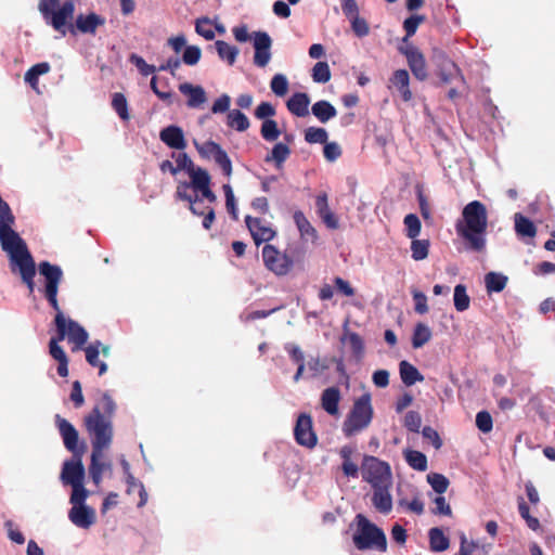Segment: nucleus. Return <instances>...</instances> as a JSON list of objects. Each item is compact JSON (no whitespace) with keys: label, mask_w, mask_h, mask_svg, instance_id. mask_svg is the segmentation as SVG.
<instances>
[{"label":"nucleus","mask_w":555,"mask_h":555,"mask_svg":"<svg viewBox=\"0 0 555 555\" xmlns=\"http://www.w3.org/2000/svg\"><path fill=\"white\" fill-rule=\"evenodd\" d=\"M15 217L0 196V245L9 257L11 272L18 274L29 293L35 289L36 263L25 241L13 230Z\"/></svg>","instance_id":"f257e3e1"},{"label":"nucleus","mask_w":555,"mask_h":555,"mask_svg":"<svg viewBox=\"0 0 555 555\" xmlns=\"http://www.w3.org/2000/svg\"><path fill=\"white\" fill-rule=\"evenodd\" d=\"M488 210L480 201L469 202L462 210V217L455 222L457 236L463 241L465 250L483 253L487 247Z\"/></svg>","instance_id":"f03ea898"},{"label":"nucleus","mask_w":555,"mask_h":555,"mask_svg":"<svg viewBox=\"0 0 555 555\" xmlns=\"http://www.w3.org/2000/svg\"><path fill=\"white\" fill-rule=\"evenodd\" d=\"M116 403L108 392H102L100 401L85 416L83 423L91 440L92 451L103 452L109 448L114 429L113 416Z\"/></svg>","instance_id":"7ed1b4c3"},{"label":"nucleus","mask_w":555,"mask_h":555,"mask_svg":"<svg viewBox=\"0 0 555 555\" xmlns=\"http://www.w3.org/2000/svg\"><path fill=\"white\" fill-rule=\"evenodd\" d=\"M356 519L357 530L352 538L356 547L360 551L386 552L387 539L384 531L362 514H358Z\"/></svg>","instance_id":"20e7f679"},{"label":"nucleus","mask_w":555,"mask_h":555,"mask_svg":"<svg viewBox=\"0 0 555 555\" xmlns=\"http://www.w3.org/2000/svg\"><path fill=\"white\" fill-rule=\"evenodd\" d=\"M373 406L371 404V396L369 393L362 395L358 398L349 414L343 424V431L347 437L365 429L373 418Z\"/></svg>","instance_id":"39448f33"},{"label":"nucleus","mask_w":555,"mask_h":555,"mask_svg":"<svg viewBox=\"0 0 555 555\" xmlns=\"http://www.w3.org/2000/svg\"><path fill=\"white\" fill-rule=\"evenodd\" d=\"M361 475L372 488L392 483L390 465L373 455H364L361 464Z\"/></svg>","instance_id":"423d86ee"},{"label":"nucleus","mask_w":555,"mask_h":555,"mask_svg":"<svg viewBox=\"0 0 555 555\" xmlns=\"http://www.w3.org/2000/svg\"><path fill=\"white\" fill-rule=\"evenodd\" d=\"M38 269L39 273L44 278L46 299L56 312L55 314L63 313L57 301L59 286L63 280L62 269L56 264L50 263L49 261H41L38 266Z\"/></svg>","instance_id":"0eeeda50"},{"label":"nucleus","mask_w":555,"mask_h":555,"mask_svg":"<svg viewBox=\"0 0 555 555\" xmlns=\"http://www.w3.org/2000/svg\"><path fill=\"white\" fill-rule=\"evenodd\" d=\"M54 324L59 339L68 337V340L75 345L73 351L81 349L87 344L89 338L87 331L78 322L65 318L64 313L55 314Z\"/></svg>","instance_id":"6e6552de"},{"label":"nucleus","mask_w":555,"mask_h":555,"mask_svg":"<svg viewBox=\"0 0 555 555\" xmlns=\"http://www.w3.org/2000/svg\"><path fill=\"white\" fill-rule=\"evenodd\" d=\"M38 9L47 24L51 25L63 36L66 35L65 26L73 18L75 12L73 0H66L57 10L48 8L46 2H39Z\"/></svg>","instance_id":"1a4fd4ad"},{"label":"nucleus","mask_w":555,"mask_h":555,"mask_svg":"<svg viewBox=\"0 0 555 555\" xmlns=\"http://www.w3.org/2000/svg\"><path fill=\"white\" fill-rule=\"evenodd\" d=\"M261 256L264 267L278 276H285L293 270V258L280 251L274 245L266 244Z\"/></svg>","instance_id":"9d476101"},{"label":"nucleus","mask_w":555,"mask_h":555,"mask_svg":"<svg viewBox=\"0 0 555 555\" xmlns=\"http://www.w3.org/2000/svg\"><path fill=\"white\" fill-rule=\"evenodd\" d=\"M399 52L405 56L413 76L420 81L426 80L428 77V70L425 56L421 50L414 44L409 43L400 46Z\"/></svg>","instance_id":"9b49d317"},{"label":"nucleus","mask_w":555,"mask_h":555,"mask_svg":"<svg viewBox=\"0 0 555 555\" xmlns=\"http://www.w3.org/2000/svg\"><path fill=\"white\" fill-rule=\"evenodd\" d=\"M294 437L296 442L302 447L309 449L315 447L318 438L313 430L312 417L309 414H299L294 428Z\"/></svg>","instance_id":"f8f14e48"},{"label":"nucleus","mask_w":555,"mask_h":555,"mask_svg":"<svg viewBox=\"0 0 555 555\" xmlns=\"http://www.w3.org/2000/svg\"><path fill=\"white\" fill-rule=\"evenodd\" d=\"M55 424L63 439L65 448L74 455H82L85 447L83 444L81 448L78 447L79 434L74 425L59 414L55 415Z\"/></svg>","instance_id":"ddd939ff"},{"label":"nucleus","mask_w":555,"mask_h":555,"mask_svg":"<svg viewBox=\"0 0 555 555\" xmlns=\"http://www.w3.org/2000/svg\"><path fill=\"white\" fill-rule=\"evenodd\" d=\"M245 223L248 231L250 232L254 243L257 246H259L261 243H268L272 241L276 235L275 230H273L270 224L260 218L246 216Z\"/></svg>","instance_id":"4468645a"},{"label":"nucleus","mask_w":555,"mask_h":555,"mask_svg":"<svg viewBox=\"0 0 555 555\" xmlns=\"http://www.w3.org/2000/svg\"><path fill=\"white\" fill-rule=\"evenodd\" d=\"M82 455H74L70 461H65L61 472V480L64 485H79L85 480V467L81 461Z\"/></svg>","instance_id":"2eb2a0df"},{"label":"nucleus","mask_w":555,"mask_h":555,"mask_svg":"<svg viewBox=\"0 0 555 555\" xmlns=\"http://www.w3.org/2000/svg\"><path fill=\"white\" fill-rule=\"evenodd\" d=\"M254 63L258 67H264L268 65L271 59V46L272 40L266 31H255L254 35Z\"/></svg>","instance_id":"dca6fc26"},{"label":"nucleus","mask_w":555,"mask_h":555,"mask_svg":"<svg viewBox=\"0 0 555 555\" xmlns=\"http://www.w3.org/2000/svg\"><path fill=\"white\" fill-rule=\"evenodd\" d=\"M199 152L206 155H211L227 177L232 175L231 159L220 144L214 141H207L204 143Z\"/></svg>","instance_id":"f3484780"},{"label":"nucleus","mask_w":555,"mask_h":555,"mask_svg":"<svg viewBox=\"0 0 555 555\" xmlns=\"http://www.w3.org/2000/svg\"><path fill=\"white\" fill-rule=\"evenodd\" d=\"M159 139L170 149L184 150L186 147L183 130L179 126L171 125L162 129Z\"/></svg>","instance_id":"a211bd4d"},{"label":"nucleus","mask_w":555,"mask_h":555,"mask_svg":"<svg viewBox=\"0 0 555 555\" xmlns=\"http://www.w3.org/2000/svg\"><path fill=\"white\" fill-rule=\"evenodd\" d=\"M317 214L322 219L324 224L332 230H336L339 227L338 218L331 210L328 206V197L326 193H321L315 198Z\"/></svg>","instance_id":"6ab92c4d"},{"label":"nucleus","mask_w":555,"mask_h":555,"mask_svg":"<svg viewBox=\"0 0 555 555\" xmlns=\"http://www.w3.org/2000/svg\"><path fill=\"white\" fill-rule=\"evenodd\" d=\"M179 91L189 98L186 105L191 108H198L207 101L206 92L202 86L183 82L179 85Z\"/></svg>","instance_id":"aec40b11"},{"label":"nucleus","mask_w":555,"mask_h":555,"mask_svg":"<svg viewBox=\"0 0 555 555\" xmlns=\"http://www.w3.org/2000/svg\"><path fill=\"white\" fill-rule=\"evenodd\" d=\"M68 517L79 528H89L95 520L94 511L87 505H75L70 508Z\"/></svg>","instance_id":"412c9836"},{"label":"nucleus","mask_w":555,"mask_h":555,"mask_svg":"<svg viewBox=\"0 0 555 555\" xmlns=\"http://www.w3.org/2000/svg\"><path fill=\"white\" fill-rule=\"evenodd\" d=\"M391 485H385L377 488H373L372 503L374 507L383 514H388L392 508V499L389 492Z\"/></svg>","instance_id":"4be33fe9"},{"label":"nucleus","mask_w":555,"mask_h":555,"mask_svg":"<svg viewBox=\"0 0 555 555\" xmlns=\"http://www.w3.org/2000/svg\"><path fill=\"white\" fill-rule=\"evenodd\" d=\"M104 24L105 18L93 12L88 15L79 14L76 17V28L82 34L94 35L96 28Z\"/></svg>","instance_id":"5701e85b"},{"label":"nucleus","mask_w":555,"mask_h":555,"mask_svg":"<svg viewBox=\"0 0 555 555\" xmlns=\"http://www.w3.org/2000/svg\"><path fill=\"white\" fill-rule=\"evenodd\" d=\"M310 98L305 92L294 93L286 102L287 109L297 117H305L309 114Z\"/></svg>","instance_id":"b1692460"},{"label":"nucleus","mask_w":555,"mask_h":555,"mask_svg":"<svg viewBox=\"0 0 555 555\" xmlns=\"http://www.w3.org/2000/svg\"><path fill=\"white\" fill-rule=\"evenodd\" d=\"M390 82L397 88L404 102L412 100V92L410 90V76L406 69L395 70L390 78Z\"/></svg>","instance_id":"393cba45"},{"label":"nucleus","mask_w":555,"mask_h":555,"mask_svg":"<svg viewBox=\"0 0 555 555\" xmlns=\"http://www.w3.org/2000/svg\"><path fill=\"white\" fill-rule=\"evenodd\" d=\"M339 401L340 391L337 387H328L323 390L321 405L330 415H336L338 413Z\"/></svg>","instance_id":"a878e982"},{"label":"nucleus","mask_w":555,"mask_h":555,"mask_svg":"<svg viewBox=\"0 0 555 555\" xmlns=\"http://www.w3.org/2000/svg\"><path fill=\"white\" fill-rule=\"evenodd\" d=\"M438 76L442 83H451L454 81H457L461 85L465 83V79L461 73V69L454 62L451 61H448L446 64L441 66Z\"/></svg>","instance_id":"bb28decb"},{"label":"nucleus","mask_w":555,"mask_h":555,"mask_svg":"<svg viewBox=\"0 0 555 555\" xmlns=\"http://www.w3.org/2000/svg\"><path fill=\"white\" fill-rule=\"evenodd\" d=\"M399 373L402 383L408 387L414 385L417 382L424 380V376L420 373V371L405 360L400 362Z\"/></svg>","instance_id":"cd10ccee"},{"label":"nucleus","mask_w":555,"mask_h":555,"mask_svg":"<svg viewBox=\"0 0 555 555\" xmlns=\"http://www.w3.org/2000/svg\"><path fill=\"white\" fill-rule=\"evenodd\" d=\"M100 346H102V343L95 340L85 348V352L87 362L93 367H99V375H103L107 371V365L99 360Z\"/></svg>","instance_id":"c85d7f7f"},{"label":"nucleus","mask_w":555,"mask_h":555,"mask_svg":"<svg viewBox=\"0 0 555 555\" xmlns=\"http://www.w3.org/2000/svg\"><path fill=\"white\" fill-rule=\"evenodd\" d=\"M294 221L300 232L301 237L310 238L312 242L317 241L318 232L310 221L306 218L305 214L300 210L294 212Z\"/></svg>","instance_id":"c756f323"},{"label":"nucleus","mask_w":555,"mask_h":555,"mask_svg":"<svg viewBox=\"0 0 555 555\" xmlns=\"http://www.w3.org/2000/svg\"><path fill=\"white\" fill-rule=\"evenodd\" d=\"M311 112L323 124L334 118L337 114L334 105L326 100L315 102L311 107Z\"/></svg>","instance_id":"7c9ffc66"},{"label":"nucleus","mask_w":555,"mask_h":555,"mask_svg":"<svg viewBox=\"0 0 555 555\" xmlns=\"http://www.w3.org/2000/svg\"><path fill=\"white\" fill-rule=\"evenodd\" d=\"M428 538L430 550L434 552H443L450 546L449 538L438 527L431 528L429 530Z\"/></svg>","instance_id":"2f4dec72"},{"label":"nucleus","mask_w":555,"mask_h":555,"mask_svg":"<svg viewBox=\"0 0 555 555\" xmlns=\"http://www.w3.org/2000/svg\"><path fill=\"white\" fill-rule=\"evenodd\" d=\"M507 276L499 272H489L485 276V284L488 294L502 292L507 284Z\"/></svg>","instance_id":"473e14b6"},{"label":"nucleus","mask_w":555,"mask_h":555,"mask_svg":"<svg viewBox=\"0 0 555 555\" xmlns=\"http://www.w3.org/2000/svg\"><path fill=\"white\" fill-rule=\"evenodd\" d=\"M515 231L519 236L534 237L537 227L528 217L517 212L515 215Z\"/></svg>","instance_id":"72a5a7b5"},{"label":"nucleus","mask_w":555,"mask_h":555,"mask_svg":"<svg viewBox=\"0 0 555 555\" xmlns=\"http://www.w3.org/2000/svg\"><path fill=\"white\" fill-rule=\"evenodd\" d=\"M227 125L236 131L243 132L249 128L250 122L247 116L240 109H232L227 115Z\"/></svg>","instance_id":"f704fd0d"},{"label":"nucleus","mask_w":555,"mask_h":555,"mask_svg":"<svg viewBox=\"0 0 555 555\" xmlns=\"http://www.w3.org/2000/svg\"><path fill=\"white\" fill-rule=\"evenodd\" d=\"M215 46L218 56L221 60L227 61L229 65H233L235 63L240 53V50L236 47L231 46L223 40H217Z\"/></svg>","instance_id":"c9c22d12"},{"label":"nucleus","mask_w":555,"mask_h":555,"mask_svg":"<svg viewBox=\"0 0 555 555\" xmlns=\"http://www.w3.org/2000/svg\"><path fill=\"white\" fill-rule=\"evenodd\" d=\"M404 459L409 466L415 470L425 472L427 469V457L420 451L406 450L404 452Z\"/></svg>","instance_id":"e433bc0d"},{"label":"nucleus","mask_w":555,"mask_h":555,"mask_svg":"<svg viewBox=\"0 0 555 555\" xmlns=\"http://www.w3.org/2000/svg\"><path fill=\"white\" fill-rule=\"evenodd\" d=\"M289 155L291 149L286 144L279 142L273 146L271 155L266 157V162L273 160L275 163V167L280 169Z\"/></svg>","instance_id":"4c0bfd02"},{"label":"nucleus","mask_w":555,"mask_h":555,"mask_svg":"<svg viewBox=\"0 0 555 555\" xmlns=\"http://www.w3.org/2000/svg\"><path fill=\"white\" fill-rule=\"evenodd\" d=\"M431 338L430 328L424 323H417L412 335V346L417 349L427 344Z\"/></svg>","instance_id":"58836bf2"},{"label":"nucleus","mask_w":555,"mask_h":555,"mask_svg":"<svg viewBox=\"0 0 555 555\" xmlns=\"http://www.w3.org/2000/svg\"><path fill=\"white\" fill-rule=\"evenodd\" d=\"M188 175L191 178L190 185L196 191L199 189H206V186L210 185V176L201 167H195Z\"/></svg>","instance_id":"ea45409f"},{"label":"nucleus","mask_w":555,"mask_h":555,"mask_svg":"<svg viewBox=\"0 0 555 555\" xmlns=\"http://www.w3.org/2000/svg\"><path fill=\"white\" fill-rule=\"evenodd\" d=\"M103 452H95L92 451L91 453V464L89 466V474L92 478V481L95 486H99L102 481V475L104 470V463L100 462V457L102 456Z\"/></svg>","instance_id":"a19ab883"},{"label":"nucleus","mask_w":555,"mask_h":555,"mask_svg":"<svg viewBox=\"0 0 555 555\" xmlns=\"http://www.w3.org/2000/svg\"><path fill=\"white\" fill-rule=\"evenodd\" d=\"M454 307L456 311L463 312L466 311L469 308L470 305V298L467 295L466 286L463 284H457L454 287Z\"/></svg>","instance_id":"79ce46f5"},{"label":"nucleus","mask_w":555,"mask_h":555,"mask_svg":"<svg viewBox=\"0 0 555 555\" xmlns=\"http://www.w3.org/2000/svg\"><path fill=\"white\" fill-rule=\"evenodd\" d=\"M403 224L406 237L414 240L420 235L422 223L415 214L406 215L403 219Z\"/></svg>","instance_id":"37998d69"},{"label":"nucleus","mask_w":555,"mask_h":555,"mask_svg":"<svg viewBox=\"0 0 555 555\" xmlns=\"http://www.w3.org/2000/svg\"><path fill=\"white\" fill-rule=\"evenodd\" d=\"M343 340L348 343L353 356L357 359H361L363 357L364 341L358 333L349 332V333L345 334Z\"/></svg>","instance_id":"c03bdc74"},{"label":"nucleus","mask_w":555,"mask_h":555,"mask_svg":"<svg viewBox=\"0 0 555 555\" xmlns=\"http://www.w3.org/2000/svg\"><path fill=\"white\" fill-rule=\"evenodd\" d=\"M425 21L424 15H411L403 22V29L405 31V36L402 39L404 44H409V38L414 36L418 26Z\"/></svg>","instance_id":"a18cd8bd"},{"label":"nucleus","mask_w":555,"mask_h":555,"mask_svg":"<svg viewBox=\"0 0 555 555\" xmlns=\"http://www.w3.org/2000/svg\"><path fill=\"white\" fill-rule=\"evenodd\" d=\"M430 243L428 240L414 238L411 242L412 258L415 261L424 260L429 254Z\"/></svg>","instance_id":"49530a36"},{"label":"nucleus","mask_w":555,"mask_h":555,"mask_svg":"<svg viewBox=\"0 0 555 555\" xmlns=\"http://www.w3.org/2000/svg\"><path fill=\"white\" fill-rule=\"evenodd\" d=\"M518 512L522 519H525L527 526L533 530L537 531L540 529L541 525L537 517H533L530 515V508L528 504L525 502L524 499L518 500Z\"/></svg>","instance_id":"de8ad7c7"},{"label":"nucleus","mask_w":555,"mask_h":555,"mask_svg":"<svg viewBox=\"0 0 555 555\" xmlns=\"http://www.w3.org/2000/svg\"><path fill=\"white\" fill-rule=\"evenodd\" d=\"M312 79L318 83H326L331 79V69L326 62H318L312 68Z\"/></svg>","instance_id":"09e8293b"},{"label":"nucleus","mask_w":555,"mask_h":555,"mask_svg":"<svg viewBox=\"0 0 555 555\" xmlns=\"http://www.w3.org/2000/svg\"><path fill=\"white\" fill-rule=\"evenodd\" d=\"M328 139L327 131L324 128L309 127L305 131V140L310 144L326 143Z\"/></svg>","instance_id":"8fccbe9b"},{"label":"nucleus","mask_w":555,"mask_h":555,"mask_svg":"<svg viewBox=\"0 0 555 555\" xmlns=\"http://www.w3.org/2000/svg\"><path fill=\"white\" fill-rule=\"evenodd\" d=\"M112 106L122 120H128L130 118L128 102L122 93L117 92L113 95Z\"/></svg>","instance_id":"3c124183"},{"label":"nucleus","mask_w":555,"mask_h":555,"mask_svg":"<svg viewBox=\"0 0 555 555\" xmlns=\"http://www.w3.org/2000/svg\"><path fill=\"white\" fill-rule=\"evenodd\" d=\"M427 481L431 488L439 494L444 493L449 487V479L439 473H430L427 475Z\"/></svg>","instance_id":"603ef678"},{"label":"nucleus","mask_w":555,"mask_h":555,"mask_svg":"<svg viewBox=\"0 0 555 555\" xmlns=\"http://www.w3.org/2000/svg\"><path fill=\"white\" fill-rule=\"evenodd\" d=\"M260 133L266 141L272 142L280 137L281 131L275 120L266 119L261 125Z\"/></svg>","instance_id":"864d4df0"},{"label":"nucleus","mask_w":555,"mask_h":555,"mask_svg":"<svg viewBox=\"0 0 555 555\" xmlns=\"http://www.w3.org/2000/svg\"><path fill=\"white\" fill-rule=\"evenodd\" d=\"M272 92L278 96H284L288 91V80L283 74H275L270 82Z\"/></svg>","instance_id":"5fc2aeb1"},{"label":"nucleus","mask_w":555,"mask_h":555,"mask_svg":"<svg viewBox=\"0 0 555 555\" xmlns=\"http://www.w3.org/2000/svg\"><path fill=\"white\" fill-rule=\"evenodd\" d=\"M195 31L206 40H212L215 38V31L211 28V22L208 17L196 20Z\"/></svg>","instance_id":"6e6d98bb"},{"label":"nucleus","mask_w":555,"mask_h":555,"mask_svg":"<svg viewBox=\"0 0 555 555\" xmlns=\"http://www.w3.org/2000/svg\"><path fill=\"white\" fill-rule=\"evenodd\" d=\"M202 56V50L197 46H188L185 47L182 54V62L185 65L194 66L196 65Z\"/></svg>","instance_id":"4d7b16f0"},{"label":"nucleus","mask_w":555,"mask_h":555,"mask_svg":"<svg viewBox=\"0 0 555 555\" xmlns=\"http://www.w3.org/2000/svg\"><path fill=\"white\" fill-rule=\"evenodd\" d=\"M129 61L131 64H133L139 69V72L142 76L152 75L157 70L154 65L147 64L142 56H140L135 53H132L129 56Z\"/></svg>","instance_id":"13d9d810"},{"label":"nucleus","mask_w":555,"mask_h":555,"mask_svg":"<svg viewBox=\"0 0 555 555\" xmlns=\"http://www.w3.org/2000/svg\"><path fill=\"white\" fill-rule=\"evenodd\" d=\"M222 189H223L224 196H225V207H227V210L231 215L233 220H237L238 219V215H237V208H236V203H235V197H234L233 190H232L230 184H224L222 186Z\"/></svg>","instance_id":"bf43d9fd"},{"label":"nucleus","mask_w":555,"mask_h":555,"mask_svg":"<svg viewBox=\"0 0 555 555\" xmlns=\"http://www.w3.org/2000/svg\"><path fill=\"white\" fill-rule=\"evenodd\" d=\"M476 426L483 434L490 433L493 428L491 414L488 411L478 412L476 415Z\"/></svg>","instance_id":"052dcab7"},{"label":"nucleus","mask_w":555,"mask_h":555,"mask_svg":"<svg viewBox=\"0 0 555 555\" xmlns=\"http://www.w3.org/2000/svg\"><path fill=\"white\" fill-rule=\"evenodd\" d=\"M404 426L413 433H420L422 426V416L416 411H409L404 416Z\"/></svg>","instance_id":"680f3d73"},{"label":"nucleus","mask_w":555,"mask_h":555,"mask_svg":"<svg viewBox=\"0 0 555 555\" xmlns=\"http://www.w3.org/2000/svg\"><path fill=\"white\" fill-rule=\"evenodd\" d=\"M63 339H59V334L56 333L55 337H52L49 343V351L51 357L59 361L68 360L64 349L59 345Z\"/></svg>","instance_id":"e2e57ef3"},{"label":"nucleus","mask_w":555,"mask_h":555,"mask_svg":"<svg viewBox=\"0 0 555 555\" xmlns=\"http://www.w3.org/2000/svg\"><path fill=\"white\" fill-rule=\"evenodd\" d=\"M70 487L73 488V491L69 501L73 504V506L85 505V501L88 498V491L86 490L83 482Z\"/></svg>","instance_id":"0e129e2a"},{"label":"nucleus","mask_w":555,"mask_h":555,"mask_svg":"<svg viewBox=\"0 0 555 555\" xmlns=\"http://www.w3.org/2000/svg\"><path fill=\"white\" fill-rule=\"evenodd\" d=\"M349 20L351 22V28L358 37H364L369 35V24L364 18L360 17L359 14Z\"/></svg>","instance_id":"69168bd1"},{"label":"nucleus","mask_w":555,"mask_h":555,"mask_svg":"<svg viewBox=\"0 0 555 555\" xmlns=\"http://www.w3.org/2000/svg\"><path fill=\"white\" fill-rule=\"evenodd\" d=\"M341 147L336 142L324 143L323 154L328 162H335L341 156Z\"/></svg>","instance_id":"338daca9"},{"label":"nucleus","mask_w":555,"mask_h":555,"mask_svg":"<svg viewBox=\"0 0 555 555\" xmlns=\"http://www.w3.org/2000/svg\"><path fill=\"white\" fill-rule=\"evenodd\" d=\"M172 157L176 159V168H178V172L180 170H184L189 173L192 169L195 168L192 159L186 153H179L177 155L172 153Z\"/></svg>","instance_id":"774afa93"}]
</instances>
